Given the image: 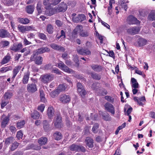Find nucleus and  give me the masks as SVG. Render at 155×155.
Wrapping results in <instances>:
<instances>
[{"instance_id": "obj_41", "label": "nucleus", "mask_w": 155, "mask_h": 155, "mask_svg": "<svg viewBox=\"0 0 155 155\" xmlns=\"http://www.w3.org/2000/svg\"><path fill=\"white\" fill-rule=\"evenodd\" d=\"M12 68L11 66L3 67L0 69V71L2 73H4L9 70H11Z\"/></svg>"}, {"instance_id": "obj_44", "label": "nucleus", "mask_w": 155, "mask_h": 155, "mask_svg": "<svg viewBox=\"0 0 155 155\" xmlns=\"http://www.w3.org/2000/svg\"><path fill=\"white\" fill-rule=\"evenodd\" d=\"M18 143L15 141L11 145V150L12 151L15 150L18 147Z\"/></svg>"}, {"instance_id": "obj_30", "label": "nucleus", "mask_w": 155, "mask_h": 155, "mask_svg": "<svg viewBox=\"0 0 155 155\" xmlns=\"http://www.w3.org/2000/svg\"><path fill=\"white\" fill-rule=\"evenodd\" d=\"M71 18L73 22L75 23L79 22L78 15H77L76 13H74L71 15Z\"/></svg>"}, {"instance_id": "obj_49", "label": "nucleus", "mask_w": 155, "mask_h": 155, "mask_svg": "<svg viewBox=\"0 0 155 155\" xmlns=\"http://www.w3.org/2000/svg\"><path fill=\"white\" fill-rule=\"evenodd\" d=\"M79 22H82L86 19V16L84 14L78 15Z\"/></svg>"}, {"instance_id": "obj_25", "label": "nucleus", "mask_w": 155, "mask_h": 155, "mask_svg": "<svg viewBox=\"0 0 155 155\" xmlns=\"http://www.w3.org/2000/svg\"><path fill=\"white\" fill-rule=\"evenodd\" d=\"M52 4V0H44L43 1V4L46 9H48Z\"/></svg>"}, {"instance_id": "obj_21", "label": "nucleus", "mask_w": 155, "mask_h": 155, "mask_svg": "<svg viewBox=\"0 0 155 155\" xmlns=\"http://www.w3.org/2000/svg\"><path fill=\"white\" fill-rule=\"evenodd\" d=\"M147 41L144 38H140L138 39L137 44L139 47H141L146 45Z\"/></svg>"}, {"instance_id": "obj_54", "label": "nucleus", "mask_w": 155, "mask_h": 155, "mask_svg": "<svg viewBox=\"0 0 155 155\" xmlns=\"http://www.w3.org/2000/svg\"><path fill=\"white\" fill-rule=\"evenodd\" d=\"M139 13L140 15L142 16H144L147 13V11L143 9L140 10Z\"/></svg>"}, {"instance_id": "obj_8", "label": "nucleus", "mask_w": 155, "mask_h": 155, "mask_svg": "<svg viewBox=\"0 0 155 155\" xmlns=\"http://www.w3.org/2000/svg\"><path fill=\"white\" fill-rule=\"evenodd\" d=\"M106 110L113 115L115 114L114 107L112 104L108 103H106L104 105Z\"/></svg>"}, {"instance_id": "obj_1", "label": "nucleus", "mask_w": 155, "mask_h": 155, "mask_svg": "<svg viewBox=\"0 0 155 155\" xmlns=\"http://www.w3.org/2000/svg\"><path fill=\"white\" fill-rule=\"evenodd\" d=\"M50 49L47 47H42L35 51L33 54L31 56L30 60L32 61H35V63L37 65H41L42 64L43 58L40 56L38 55L45 52H48Z\"/></svg>"}, {"instance_id": "obj_6", "label": "nucleus", "mask_w": 155, "mask_h": 155, "mask_svg": "<svg viewBox=\"0 0 155 155\" xmlns=\"http://www.w3.org/2000/svg\"><path fill=\"white\" fill-rule=\"evenodd\" d=\"M140 30V28L139 27L135 26L127 29V31L129 34L133 35L138 34Z\"/></svg>"}, {"instance_id": "obj_13", "label": "nucleus", "mask_w": 155, "mask_h": 155, "mask_svg": "<svg viewBox=\"0 0 155 155\" xmlns=\"http://www.w3.org/2000/svg\"><path fill=\"white\" fill-rule=\"evenodd\" d=\"M70 100L71 98L70 96L65 94L61 95L60 99V101L64 104L68 103Z\"/></svg>"}, {"instance_id": "obj_36", "label": "nucleus", "mask_w": 155, "mask_h": 155, "mask_svg": "<svg viewBox=\"0 0 155 155\" xmlns=\"http://www.w3.org/2000/svg\"><path fill=\"white\" fill-rule=\"evenodd\" d=\"M148 19L149 20L151 21L155 20V12L151 11L149 15Z\"/></svg>"}, {"instance_id": "obj_53", "label": "nucleus", "mask_w": 155, "mask_h": 155, "mask_svg": "<svg viewBox=\"0 0 155 155\" xmlns=\"http://www.w3.org/2000/svg\"><path fill=\"white\" fill-rule=\"evenodd\" d=\"M35 29V27L33 26H25V31H28L31 30H34Z\"/></svg>"}, {"instance_id": "obj_63", "label": "nucleus", "mask_w": 155, "mask_h": 155, "mask_svg": "<svg viewBox=\"0 0 155 155\" xmlns=\"http://www.w3.org/2000/svg\"><path fill=\"white\" fill-rule=\"evenodd\" d=\"M73 60L78 65V58L77 54H75L73 55Z\"/></svg>"}, {"instance_id": "obj_59", "label": "nucleus", "mask_w": 155, "mask_h": 155, "mask_svg": "<svg viewBox=\"0 0 155 155\" xmlns=\"http://www.w3.org/2000/svg\"><path fill=\"white\" fill-rule=\"evenodd\" d=\"M105 99L107 100L108 101H109L111 103H113L114 102V98L111 97L109 96H106L105 97Z\"/></svg>"}, {"instance_id": "obj_23", "label": "nucleus", "mask_w": 155, "mask_h": 155, "mask_svg": "<svg viewBox=\"0 0 155 155\" xmlns=\"http://www.w3.org/2000/svg\"><path fill=\"white\" fill-rule=\"evenodd\" d=\"M91 67L94 71L97 72H100L102 70V67L98 65L93 64L91 65Z\"/></svg>"}, {"instance_id": "obj_10", "label": "nucleus", "mask_w": 155, "mask_h": 155, "mask_svg": "<svg viewBox=\"0 0 155 155\" xmlns=\"http://www.w3.org/2000/svg\"><path fill=\"white\" fill-rule=\"evenodd\" d=\"M127 22L130 25L135 24L139 23V21L135 17L132 15L129 16L127 18Z\"/></svg>"}, {"instance_id": "obj_58", "label": "nucleus", "mask_w": 155, "mask_h": 155, "mask_svg": "<svg viewBox=\"0 0 155 155\" xmlns=\"http://www.w3.org/2000/svg\"><path fill=\"white\" fill-rule=\"evenodd\" d=\"M1 44L3 47L8 46L9 44V42L7 41H2L1 42Z\"/></svg>"}, {"instance_id": "obj_17", "label": "nucleus", "mask_w": 155, "mask_h": 155, "mask_svg": "<svg viewBox=\"0 0 155 155\" xmlns=\"http://www.w3.org/2000/svg\"><path fill=\"white\" fill-rule=\"evenodd\" d=\"M2 118H3V119L1 123V127L2 128H5L8 123L9 118L8 117H5L4 115L2 116Z\"/></svg>"}, {"instance_id": "obj_3", "label": "nucleus", "mask_w": 155, "mask_h": 155, "mask_svg": "<svg viewBox=\"0 0 155 155\" xmlns=\"http://www.w3.org/2000/svg\"><path fill=\"white\" fill-rule=\"evenodd\" d=\"M70 150L75 152L81 151L84 152L86 150L85 148L83 146L81 145H77L74 144H72L69 147Z\"/></svg>"}, {"instance_id": "obj_51", "label": "nucleus", "mask_w": 155, "mask_h": 155, "mask_svg": "<svg viewBox=\"0 0 155 155\" xmlns=\"http://www.w3.org/2000/svg\"><path fill=\"white\" fill-rule=\"evenodd\" d=\"M18 28L20 31L22 33L26 32L25 26H23V25H19L18 26Z\"/></svg>"}, {"instance_id": "obj_35", "label": "nucleus", "mask_w": 155, "mask_h": 155, "mask_svg": "<svg viewBox=\"0 0 155 155\" xmlns=\"http://www.w3.org/2000/svg\"><path fill=\"white\" fill-rule=\"evenodd\" d=\"M43 128L45 131H47L49 130V125L48 122L46 120H44L43 121Z\"/></svg>"}, {"instance_id": "obj_52", "label": "nucleus", "mask_w": 155, "mask_h": 155, "mask_svg": "<svg viewBox=\"0 0 155 155\" xmlns=\"http://www.w3.org/2000/svg\"><path fill=\"white\" fill-rule=\"evenodd\" d=\"M41 7V4L40 3H38L37 4V10L38 12V15H39L40 13H41L42 12Z\"/></svg>"}, {"instance_id": "obj_2", "label": "nucleus", "mask_w": 155, "mask_h": 155, "mask_svg": "<svg viewBox=\"0 0 155 155\" xmlns=\"http://www.w3.org/2000/svg\"><path fill=\"white\" fill-rule=\"evenodd\" d=\"M54 75L52 74H45L42 75L40 77L41 81L44 84H48L54 79Z\"/></svg>"}, {"instance_id": "obj_42", "label": "nucleus", "mask_w": 155, "mask_h": 155, "mask_svg": "<svg viewBox=\"0 0 155 155\" xmlns=\"http://www.w3.org/2000/svg\"><path fill=\"white\" fill-rule=\"evenodd\" d=\"M39 92L41 101L43 102H45V94L44 91L40 89L39 90Z\"/></svg>"}, {"instance_id": "obj_18", "label": "nucleus", "mask_w": 155, "mask_h": 155, "mask_svg": "<svg viewBox=\"0 0 155 155\" xmlns=\"http://www.w3.org/2000/svg\"><path fill=\"white\" fill-rule=\"evenodd\" d=\"M54 110L52 107H49L47 111V114L49 118H51L54 115Z\"/></svg>"}, {"instance_id": "obj_56", "label": "nucleus", "mask_w": 155, "mask_h": 155, "mask_svg": "<svg viewBox=\"0 0 155 155\" xmlns=\"http://www.w3.org/2000/svg\"><path fill=\"white\" fill-rule=\"evenodd\" d=\"M59 93V92H58V91L56 89V90L53 91L51 92L50 93V95L52 97L54 98Z\"/></svg>"}, {"instance_id": "obj_57", "label": "nucleus", "mask_w": 155, "mask_h": 155, "mask_svg": "<svg viewBox=\"0 0 155 155\" xmlns=\"http://www.w3.org/2000/svg\"><path fill=\"white\" fill-rule=\"evenodd\" d=\"M23 135V134L22 132V131L20 130L17 132L16 135V137L18 140H20V139L22 138Z\"/></svg>"}, {"instance_id": "obj_7", "label": "nucleus", "mask_w": 155, "mask_h": 155, "mask_svg": "<svg viewBox=\"0 0 155 155\" xmlns=\"http://www.w3.org/2000/svg\"><path fill=\"white\" fill-rule=\"evenodd\" d=\"M27 89L28 91L31 93H34L37 90L36 85L34 83L28 84L27 86Z\"/></svg>"}, {"instance_id": "obj_48", "label": "nucleus", "mask_w": 155, "mask_h": 155, "mask_svg": "<svg viewBox=\"0 0 155 155\" xmlns=\"http://www.w3.org/2000/svg\"><path fill=\"white\" fill-rule=\"evenodd\" d=\"M56 12L55 8H51L49 9L47 11V14L50 16L51 15L55 13Z\"/></svg>"}, {"instance_id": "obj_16", "label": "nucleus", "mask_w": 155, "mask_h": 155, "mask_svg": "<svg viewBox=\"0 0 155 155\" xmlns=\"http://www.w3.org/2000/svg\"><path fill=\"white\" fill-rule=\"evenodd\" d=\"M50 46L51 48L54 50L62 52H64L65 51V49L63 47L56 44H51L50 45Z\"/></svg>"}, {"instance_id": "obj_31", "label": "nucleus", "mask_w": 155, "mask_h": 155, "mask_svg": "<svg viewBox=\"0 0 155 155\" xmlns=\"http://www.w3.org/2000/svg\"><path fill=\"white\" fill-rule=\"evenodd\" d=\"M29 74L28 72L25 74L23 79L22 80V83L24 84H26L28 83L29 78Z\"/></svg>"}, {"instance_id": "obj_19", "label": "nucleus", "mask_w": 155, "mask_h": 155, "mask_svg": "<svg viewBox=\"0 0 155 155\" xmlns=\"http://www.w3.org/2000/svg\"><path fill=\"white\" fill-rule=\"evenodd\" d=\"M87 145L90 148H92L94 147L93 140L89 137L86 138L85 141Z\"/></svg>"}, {"instance_id": "obj_9", "label": "nucleus", "mask_w": 155, "mask_h": 155, "mask_svg": "<svg viewBox=\"0 0 155 155\" xmlns=\"http://www.w3.org/2000/svg\"><path fill=\"white\" fill-rule=\"evenodd\" d=\"M77 91L82 96H84L86 92L81 84L80 83H78L77 84Z\"/></svg>"}, {"instance_id": "obj_45", "label": "nucleus", "mask_w": 155, "mask_h": 155, "mask_svg": "<svg viewBox=\"0 0 155 155\" xmlns=\"http://www.w3.org/2000/svg\"><path fill=\"white\" fill-rule=\"evenodd\" d=\"M25 124V122L24 120H22L20 122H18L17 123V127L19 129H20Z\"/></svg>"}, {"instance_id": "obj_50", "label": "nucleus", "mask_w": 155, "mask_h": 155, "mask_svg": "<svg viewBox=\"0 0 155 155\" xmlns=\"http://www.w3.org/2000/svg\"><path fill=\"white\" fill-rule=\"evenodd\" d=\"M91 77L94 79L99 80L101 79V77L97 74L96 73H91Z\"/></svg>"}, {"instance_id": "obj_34", "label": "nucleus", "mask_w": 155, "mask_h": 155, "mask_svg": "<svg viewBox=\"0 0 155 155\" xmlns=\"http://www.w3.org/2000/svg\"><path fill=\"white\" fill-rule=\"evenodd\" d=\"M54 137L56 140H58L62 138V136L60 133L56 132L54 134Z\"/></svg>"}, {"instance_id": "obj_28", "label": "nucleus", "mask_w": 155, "mask_h": 155, "mask_svg": "<svg viewBox=\"0 0 155 155\" xmlns=\"http://www.w3.org/2000/svg\"><path fill=\"white\" fill-rule=\"evenodd\" d=\"M11 58V57L9 55H6L4 57L0 62L1 64H4L7 63L10 61Z\"/></svg>"}, {"instance_id": "obj_5", "label": "nucleus", "mask_w": 155, "mask_h": 155, "mask_svg": "<svg viewBox=\"0 0 155 155\" xmlns=\"http://www.w3.org/2000/svg\"><path fill=\"white\" fill-rule=\"evenodd\" d=\"M55 11L57 12H65L67 9V5L63 2L61 3L58 6L55 7Z\"/></svg>"}, {"instance_id": "obj_33", "label": "nucleus", "mask_w": 155, "mask_h": 155, "mask_svg": "<svg viewBox=\"0 0 155 155\" xmlns=\"http://www.w3.org/2000/svg\"><path fill=\"white\" fill-rule=\"evenodd\" d=\"M34 6L32 5H29L26 8L27 12L29 14H32L34 11Z\"/></svg>"}, {"instance_id": "obj_11", "label": "nucleus", "mask_w": 155, "mask_h": 155, "mask_svg": "<svg viewBox=\"0 0 155 155\" xmlns=\"http://www.w3.org/2000/svg\"><path fill=\"white\" fill-rule=\"evenodd\" d=\"M10 34L7 30L4 29H0V38H10Z\"/></svg>"}, {"instance_id": "obj_20", "label": "nucleus", "mask_w": 155, "mask_h": 155, "mask_svg": "<svg viewBox=\"0 0 155 155\" xmlns=\"http://www.w3.org/2000/svg\"><path fill=\"white\" fill-rule=\"evenodd\" d=\"M134 100L137 103V104L140 106H143V102L145 101V98L144 96H143L140 98L138 99L137 97H134Z\"/></svg>"}, {"instance_id": "obj_43", "label": "nucleus", "mask_w": 155, "mask_h": 155, "mask_svg": "<svg viewBox=\"0 0 155 155\" xmlns=\"http://www.w3.org/2000/svg\"><path fill=\"white\" fill-rule=\"evenodd\" d=\"M82 29V27L81 25L77 26L74 30V32L75 34L80 32L81 31Z\"/></svg>"}, {"instance_id": "obj_38", "label": "nucleus", "mask_w": 155, "mask_h": 155, "mask_svg": "<svg viewBox=\"0 0 155 155\" xmlns=\"http://www.w3.org/2000/svg\"><path fill=\"white\" fill-rule=\"evenodd\" d=\"M31 116L35 119H38L40 117L39 113L37 111H34L33 113L31 114Z\"/></svg>"}, {"instance_id": "obj_29", "label": "nucleus", "mask_w": 155, "mask_h": 155, "mask_svg": "<svg viewBox=\"0 0 155 155\" xmlns=\"http://www.w3.org/2000/svg\"><path fill=\"white\" fill-rule=\"evenodd\" d=\"M15 141V139L13 137H11L6 139L5 144L6 145H9L10 144L12 143Z\"/></svg>"}, {"instance_id": "obj_55", "label": "nucleus", "mask_w": 155, "mask_h": 155, "mask_svg": "<svg viewBox=\"0 0 155 155\" xmlns=\"http://www.w3.org/2000/svg\"><path fill=\"white\" fill-rule=\"evenodd\" d=\"M4 2L7 5H13L14 0H4Z\"/></svg>"}, {"instance_id": "obj_61", "label": "nucleus", "mask_w": 155, "mask_h": 155, "mask_svg": "<svg viewBox=\"0 0 155 155\" xmlns=\"http://www.w3.org/2000/svg\"><path fill=\"white\" fill-rule=\"evenodd\" d=\"M96 35L98 36V39L100 41L101 43V44H102L103 43V39L104 37L100 35L98 33H96Z\"/></svg>"}, {"instance_id": "obj_39", "label": "nucleus", "mask_w": 155, "mask_h": 155, "mask_svg": "<svg viewBox=\"0 0 155 155\" xmlns=\"http://www.w3.org/2000/svg\"><path fill=\"white\" fill-rule=\"evenodd\" d=\"M29 20L27 18H19V22L23 24H27L29 22Z\"/></svg>"}, {"instance_id": "obj_37", "label": "nucleus", "mask_w": 155, "mask_h": 155, "mask_svg": "<svg viewBox=\"0 0 155 155\" xmlns=\"http://www.w3.org/2000/svg\"><path fill=\"white\" fill-rule=\"evenodd\" d=\"M131 82L132 83V87L134 88H137L138 87V84L137 80L134 78H133L131 79Z\"/></svg>"}, {"instance_id": "obj_46", "label": "nucleus", "mask_w": 155, "mask_h": 155, "mask_svg": "<svg viewBox=\"0 0 155 155\" xmlns=\"http://www.w3.org/2000/svg\"><path fill=\"white\" fill-rule=\"evenodd\" d=\"M101 115L103 118L106 121L110 120L111 119V117L108 114H105L104 113H102Z\"/></svg>"}, {"instance_id": "obj_26", "label": "nucleus", "mask_w": 155, "mask_h": 155, "mask_svg": "<svg viewBox=\"0 0 155 155\" xmlns=\"http://www.w3.org/2000/svg\"><path fill=\"white\" fill-rule=\"evenodd\" d=\"M26 148L27 150L32 149L36 150H39L41 149V147L40 146H38L36 145H34L33 144H31L28 146Z\"/></svg>"}, {"instance_id": "obj_47", "label": "nucleus", "mask_w": 155, "mask_h": 155, "mask_svg": "<svg viewBox=\"0 0 155 155\" xmlns=\"http://www.w3.org/2000/svg\"><path fill=\"white\" fill-rule=\"evenodd\" d=\"M99 127V125L97 124H95L93 126L92 130L94 133H97L98 131V128Z\"/></svg>"}, {"instance_id": "obj_40", "label": "nucleus", "mask_w": 155, "mask_h": 155, "mask_svg": "<svg viewBox=\"0 0 155 155\" xmlns=\"http://www.w3.org/2000/svg\"><path fill=\"white\" fill-rule=\"evenodd\" d=\"M67 87L64 84H61L59 85L58 88L57 89L58 92L60 93L61 91H64L66 90Z\"/></svg>"}, {"instance_id": "obj_60", "label": "nucleus", "mask_w": 155, "mask_h": 155, "mask_svg": "<svg viewBox=\"0 0 155 155\" xmlns=\"http://www.w3.org/2000/svg\"><path fill=\"white\" fill-rule=\"evenodd\" d=\"M45 107V104H41L40 106H38V110H40L41 112H42L44 110Z\"/></svg>"}, {"instance_id": "obj_22", "label": "nucleus", "mask_w": 155, "mask_h": 155, "mask_svg": "<svg viewBox=\"0 0 155 155\" xmlns=\"http://www.w3.org/2000/svg\"><path fill=\"white\" fill-rule=\"evenodd\" d=\"M48 140L46 137H42L38 139V142L41 146L46 144Z\"/></svg>"}, {"instance_id": "obj_12", "label": "nucleus", "mask_w": 155, "mask_h": 155, "mask_svg": "<svg viewBox=\"0 0 155 155\" xmlns=\"http://www.w3.org/2000/svg\"><path fill=\"white\" fill-rule=\"evenodd\" d=\"M77 51L79 54L83 55H90L91 54V51L87 49H77Z\"/></svg>"}, {"instance_id": "obj_14", "label": "nucleus", "mask_w": 155, "mask_h": 155, "mask_svg": "<svg viewBox=\"0 0 155 155\" xmlns=\"http://www.w3.org/2000/svg\"><path fill=\"white\" fill-rule=\"evenodd\" d=\"M22 48V45L21 44H14L11 46L10 49L15 52H16Z\"/></svg>"}, {"instance_id": "obj_32", "label": "nucleus", "mask_w": 155, "mask_h": 155, "mask_svg": "<svg viewBox=\"0 0 155 155\" xmlns=\"http://www.w3.org/2000/svg\"><path fill=\"white\" fill-rule=\"evenodd\" d=\"M13 95V93L9 91H8L5 93L4 95V98L5 99H10Z\"/></svg>"}, {"instance_id": "obj_62", "label": "nucleus", "mask_w": 155, "mask_h": 155, "mask_svg": "<svg viewBox=\"0 0 155 155\" xmlns=\"http://www.w3.org/2000/svg\"><path fill=\"white\" fill-rule=\"evenodd\" d=\"M52 65L51 64H48L44 66V68L45 70H50L52 68Z\"/></svg>"}, {"instance_id": "obj_15", "label": "nucleus", "mask_w": 155, "mask_h": 155, "mask_svg": "<svg viewBox=\"0 0 155 155\" xmlns=\"http://www.w3.org/2000/svg\"><path fill=\"white\" fill-rule=\"evenodd\" d=\"M54 126L57 128H60L62 125L61 118L60 116L58 115L54 122Z\"/></svg>"}, {"instance_id": "obj_64", "label": "nucleus", "mask_w": 155, "mask_h": 155, "mask_svg": "<svg viewBox=\"0 0 155 155\" xmlns=\"http://www.w3.org/2000/svg\"><path fill=\"white\" fill-rule=\"evenodd\" d=\"M39 37L44 40H45L47 39L46 36L43 33H39L38 35Z\"/></svg>"}, {"instance_id": "obj_24", "label": "nucleus", "mask_w": 155, "mask_h": 155, "mask_svg": "<svg viewBox=\"0 0 155 155\" xmlns=\"http://www.w3.org/2000/svg\"><path fill=\"white\" fill-rule=\"evenodd\" d=\"M46 30L47 32L49 34L53 33L54 30V26L52 25L49 24L46 26Z\"/></svg>"}, {"instance_id": "obj_27", "label": "nucleus", "mask_w": 155, "mask_h": 155, "mask_svg": "<svg viewBox=\"0 0 155 155\" xmlns=\"http://www.w3.org/2000/svg\"><path fill=\"white\" fill-rule=\"evenodd\" d=\"M21 68V66H18L17 67H15L13 70V75L12 78V81L14 80V78H15L18 73L19 72Z\"/></svg>"}, {"instance_id": "obj_4", "label": "nucleus", "mask_w": 155, "mask_h": 155, "mask_svg": "<svg viewBox=\"0 0 155 155\" xmlns=\"http://www.w3.org/2000/svg\"><path fill=\"white\" fill-rule=\"evenodd\" d=\"M57 65L58 67L65 72L72 73L73 72L72 70L69 68L62 61H60Z\"/></svg>"}]
</instances>
